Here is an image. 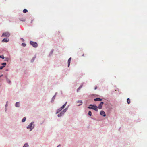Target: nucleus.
<instances>
[{
  "instance_id": "obj_1",
  "label": "nucleus",
  "mask_w": 147,
  "mask_h": 147,
  "mask_svg": "<svg viewBox=\"0 0 147 147\" xmlns=\"http://www.w3.org/2000/svg\"><path fill=\"white\" fill-rule=\"evenodd\" d=\"M90 106L92 107H88V108L89 109H92L96 111H98V107L97 106L94 105H90Z\"/></svg>"
},
{
  "instance_id": "obj_2",
  "label": "nucleus",
  "mask_w": 147,
  "mask_h": 147,
  "mask_svg": "<svg viewBox=\"0 0 147 147\" xmlns=\"http://www.w3.org/2000/svg\"><path fill=\"white\" fill-rule=\"evenodd\" d=\"M33 122H32L27 127V128L28 129H30V131L32 129L34 128V126L33 125Z\"/></svg>"
},
{
  "instance_id": "obj_3",
  "label": "nucleus",
  "mask_w": 147,
  "mask_h": 147,
  "mask_svg": "<svg viewBox=\"0 0 147 147\" xmlns=\"http://www.w3.org/2000/svg\"><path fill=\"white\" fill-rule=\"evenodd\" d=\"M30 44L34 47L36 48L38 46V44L37 43L34 42L30 41Z\"/></svg>"
},
{
  "instance_id": "obj_4",
  "label": "nucleus",
  "mask_w": 147,
  "mask_h": 147,
  "mask_svg": "<svg viewBox=\"0 0 147 147\" xmlns=\"http://www.w3.org/2000/svg\"><path fill=\"white\" fill-rule=\"evenodd\" d=\"M10 36L9 33L8 32H5L3 33L2 35V37H9Z\"/></svg>"
},
{
  "instance_id": "obj_5",
  "label": "nucleus",
  "mask_w": 147,
  "mask_h": 147,
  "mask_svg": "<svg viewBox=\"0 0 147 147\" xmlns=\"http://www.w3.org/2000/svg\"><path fill=\"white\" fill-rule=\"evenodd\" d=\"M100 114L101 115H102L104 117H105L106 116L105 113L103 111H101Z\"/></svg>"
},
{
  "instance_id": "obj_6",
  "label": "nucleus",
  "mask_w": 147,
  "mask_h": 147,
  "mask_svg": "<svg viewBox=\"0 0 147 147\" xmlns=\"http://www.w3.org/2000/svg\"><path fill=\"white\" fill-rule=\"evenodd\" d=\"M103 104H104L103 102H101L99 104V105L98 107V108L99 109H102V105Z\"/></svg>"
},
{
  "instance_id": "obj_7",
  "label": "nucleus",
  "mask_w": 147,
  "mask_h": 147,
  "mask_svg": "<svg viewBox=\"0 0 147 147\" xmlns=\"http://www.w3.org/2000/svg\"><path fill=\"white\" fill-rule=\"evenodd\" d=\"M9 41V39L7 38H4L2 40V42H7Z\"/></svg>"
},
{
  "instance_id": "obj_8",
  "label": "nucleus",
  "mask_w": 147,
  "mask_h": 147,
  "mask_svg": "<svg viewBox=\"0 0 147 147\" xmlns=\"http://www.w3.org/2000/svg\"><path fill=\"white\" fill-rule=\"evenodd\" d=\"M77 103L78 104H79L78 105V106H79L81 105L82 104V100H78L77 102Z\"/></svg>"
},
{
  "instance_id": "obj_9",
  "label": "nucleus",
  "mask_w": 147,
  "mask_h": 147,
  "mask_svg": "<svg viewBox=\"0 0 147 147\" xmlns=\"http://www.w3.org/2000/svg\"><path fill=\"white\" fill-rule=\"evenodd\" d=\"M94 100L95 101H101L102 100V99L100 98H96L94 99Z\"/></svg>"
},
{
  "instance_id": "obj_10",
  "label": "nucleus",
  "mask_w": 147,
  "mask_h": 147,
  "mask_svg": "<svg viewBox=\"0 0 147 147\" xmlns=\"http://www.w3.org/2000/svg\"><path fill=\"white\" fill-rule=\"evenodd\" d=\"M71 58L70 57L68 59V67H69V66L70 64V62H71Z\"/></svg>"
},
{
  "instance_id": "obj_11",
  "label": "nucleus",
  "mask_w": 147,
  "mask_h": 147,
  "mask_svg": "<svg viewBox=\"0 0 147 147\" xmlns=\"http://www.w3.org/2000/svg\"><path fill=\"white\" fill-rule=\"evenodd\" d=\"M67 102H65V103L64 105H63L61 107V108L62 109H63L64 107H65V106H66L67 104Z\"/></svg>"
},
{
  "instance_id": "obj_12",
  "label": "nucleus",
  "mask_w": 147,
  "mask_h": 147,
  "mask_svg": "<svg viewBox=\"0 0 147 147\" xmlns=\"http://www.w3.org/2000/svg\"><path fill=\"white\" fill-rule=\"evenodd\" d=\"M67 102H65V103L64 105H63L61 107V108L62 109H63L64 107H65V106H66L67 104Z\"/></svg>"
},
{
  "instance_id": "obj_13",
  "label": "nucleus",
  "mask_w": 147,
  "mask_h": 147,
  "mask_svg": "<svg viewBox=\"0 0 147 147\" xmlns=\"http://www.w3.org/2000/svg\"><path fill=\"white\" fill-rule=\"evenodd\" d=\"M63 109L61 107L60 108H59V109H58L57 110V112L56 113H58L59 112H60V111H61Z\"/></svg>"
},
{
  "instance_id": "obj_14",
  "label": "nucleus",
  "mask_w": 147,
  "mask_h": 147,
  "mask_svg": "<svg viewBox=\"0 0 147 147\" xmlns=\"http://www.w3.org/2000/svg\"><path fill=\"white\" fill-rule=\"evenodd\" d=\"M15 106L16 107H19L20 106L19 103L18 102H17Z\"/></svg>"
},
{
  "instance_id": "obj_15",
  "label": "nucleus",
  "mask_w": 147,
  "mask_h": 147,
  "mask_svg": "<svg viewBox=\"0 0 147 147\" xmlns=\"http://www.w3.org/2000/svg\"><path fill=\"white\" fill-rule=\"evenodd\" d=\"M67 109L65 108L61 112H63L62 114H63L64 113L67 111Z\"/></svg>"
},
{
  "instance_id": "obj_16",
  "label": "nucleus",
  "mask_w": 147,
  "mask_h": 147,
  "mask_svg": "<svg viewBox=\"0 0 147 147\" xmlns=\"http://www.w3.org/2000/svg\"><path fill=\"white\" fill-rule=\"evenodd\" d=\"M62 113H63V112H61L58 115V117H61V116L62 115H63L62 114Z\"/></svg>"
},
{
  "instance_id": "obj_17",
  "label": "nucleus",
  "mask_w": 147,
  "mask_h": 147,
  "mask_svg": "<svg viewBox=\"0 0 147 147\" xmlns=\"http://www.w3.org/2000/svg\"><path fill=\"white\" fill-rule=\"evenodd\" d=\"M127 102L128 104H129L130 103V100L129 98H128L127 100Z\"/></svg>"
},
{
  "instance_id": "obj_18",
  "label": "nucleus",
  "mask_w": 147,
  "mask_h": 147,
  "mask_svg": "<svg viewBox=\"0 0 147 147\" xmlns=\"http://www.w3.org/2000/svg\"><path fill=\"white\" fill-rule=\"evenodd\" d=\"M28 145L27 143H26L24 145L23 147H28Z\"/></svg>"
},
{
  "instance_id": "obj_19",
  "label": "nucleus",
  "mask_w": 147,
  "mask_h": 147,
  "mask_svg": "<svg viewBox=\"0 0 147 147\" xmlns=\"http://www.w3.org/2000/svg\"><path fill=\"white\" fill-rule=\"evenodd\" d=\"M26 117H24L23 118V119L22 120V122H25L26 120Z\"/></svg>"
},
{
  "instance_id": "obj_20",
  "label": "nucleus",
  "mask_w": 147,
  "mask_h": 147,
  "mask_svg": "<svg viewBox=\"0 0 147 147\" xmlns=\"http://www.w3.org/2000/svg\"><path fill=\"white\" fill-rule=\"evenodd\" d=\"M92 113L91 111H89L88 113V115H90V116H91L92 115Z\"/></svg>"
},
{
  "instance_id": "obj_21",
  "label": "nucleus",
  "mask_w": 147,
  "mask_h": 147,
  "mask_svg": "<svg viewBox=\"0 0 147 147\" xmlns=\"http://www.w3.org/2000/svg\"><path fill=\"white\" fill-rule=\"evenodd\" d=\"M82 86H80L77 89V92H78V91L81 89L82 88Z\"/></svg>"
},
{
  "instance_id": "obj_22",
  "label": "nucleus",
  "mask_w": 147,
  "mask_h": 147,
  "mask_svg": "<svg viewBox=\"0 0 147 147\" xmlns=\"http://www.w3.org/2000/svg\"><path fill=\"white\" fill-rule=\"evenodd\" d=\"M27 11H28L26 9H24V10L23 11V12L24 13H26L27 12Z\"/></svg>"
},
{
  "instance_id": "obj_23",
  "label": "nucleus",
  "mask_w": 147,
  "mask_h": 147,
  "mask_svg": "<svg viewBox=\"0 0 147 147\" xmlns=\"http://www.w3.org/2000/svg\"><path fill=\"white\" fill-rule=\"evenodd\" d=\"M55 96H56L55 95H54V96H53V98H52V101H53V100H54V99H55Z\"/></svg>"
},
{
  "instance_id": "obj_24",
  "label": "nucleus",
  "mask_w": 147,
  "mask_h": 147,
  "mask_svg": "<svg viewBox=\"0 0 147 147\" xmlns=\"http://www.w3.org/2000/svg\"><path fill=\"white\" fill-rule=\"evenodd\" d=\"M6 63H2L1 64V65H3V66H4L6 65Z\"/></svg>"
},
{
  "instance_id": "obj_25",
  "label": "nucleus",
  "mask_w": 147,
  "mask_h": 147,
  "mask_svg": "<svg viewBox=\"0 0 147 147\" xmlns=\"http://www.w3.org/2000/svg\"><path fill=\"white\" fill-rule=\"evenodd\" d=\"M0 58H2V59H4V57L3 55H2V56L0 55Z\"/></svg>"
},
{
  "instance_id": "obj_26",
  "label": "nucleus",
  "mask_w": 147,
  "mask_h": 147,
  "mask_svg": "<svg viewBox=\"0 0 147 147\" xmlns=\"http://www.w3.org/2000/svg\"><path fill=\"white\" fill-rule=\"evenodd\" d=\"M22 45L23 46V47H25L26 46V44L25 43H22Z\"/></svg>"
},
{
  "instance_id": "obj_27",
  "label": "nucleus",
  "mask_w": 147,
  "mask_h": 147,
  "mask_svg": "<svg viewBox=\"0 0 147 147\" xmlns=\"http://www.w3.org/2000/svg\"><path fill=\"white\" fill-rule=\"evenodd\" d=\"M4 67V66H1L0 67V70L2 69Z\"/></svg>"
},
{
  "instance_id": "obj_28",
  "label": "nucleus",
  "mask_w": 147,
  "mask_h": 147,
  "mask_svg": "<svg viewBox=\"0 0 147 147\" xmlns=\"http://www.w3.org/2000/svg\"><path fill=\"white\" fill-rule=\"evenodd\" d=\"M7 82L9 83H10V82H11L10 81V80H7Z\"/></svg>"
},
{
  "instance_id": "obj_29",
  "label": "nucleus",
  "mask_w": 147,
  "mask_h": 147,
  "mask_svg": "<svg viewBox=\"0 0 147 147\" xmlns=\"http://www.w3.org/2000/svg\"><path fill=\"white\" fill-rule=\"evenodd\" d=\"M97 88V86H96L95 87V88H94V89L95 90H96Z\"/></svg>"
},
{
  "instance_id": "obj_30",
  "label": "nucleus",
  "mask_w": 147,
  "mask_h": 147,
  "mask_svg": "<svg viewBox=\"0 0 147 147\" xmlns=\"http://www.w3.org/2000/svg\"><path fill=\"white\" fill-rule=\"evenodd\" d=\"M3 76V75H1V76H0V77H1L2 76Z\"/></svg>"
},
{
  "instance_id": "obj_31",
  "label": "nucleus",
  "mask_w": 147,
  "mask_h": 147,
  "mask_svg": "<svg viewBox=\"0 0 147 147\" xmlns=\"http://www.w3.org/2000/svg\"><path fill=\"white\" fill-rule=\"evenodd\" d=\"M22 40H23V41L24 40L23 39H22Z\"/></svg>"
},
{
  "instance_id": "obj_32",
  "label": "nucleus",
  "mask_w": 147,
  "mask_h": 147,
  "mask_svg": "<svg viewBox=\"0 0 147 147\" xmlns=\"http://www.w3.org/2000/svg\"><path fill=\"white\" fill-rule=\"evenodd\" d=\"M84 56V54H83L82 55V56Z\"/></svg>"
},
{
  "instance_id": "obj_33",
  "label": "nucleus",
  "mask_w": 147,
  "mask_h": 147,
  "mask_svg": "<svg viewBox=\"0 0 147 147\" xmlns=\"http://www.w3.org/2000/svg\"><path fill=\"white\" fill-rule=\"evenodd\" d=\"M59 146H58L57 147H58Z\"/></svg>"
}]
</instances>
